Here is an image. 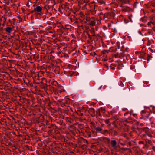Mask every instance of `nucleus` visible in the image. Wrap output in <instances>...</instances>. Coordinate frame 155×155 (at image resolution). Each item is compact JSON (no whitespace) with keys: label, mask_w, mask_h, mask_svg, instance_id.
<instances>
[{"label":"nucleus","mask_w":155,"mask_h":155,"mask_svg":"<svg viewBox=\"0 0 155 155\" xmlns=\"http://www.w3.org/2000/svg\"><path fill=\"white\" fill-rule=\"evenodd\" d=\"M42 10V8L40 6H37L36 8H34V10H33L32 12H35L40 15H41L42 14V13L41 12Z\"/></svg>","instance_id":"nucleus-1"},{"label":"nucleus","mask_w":155,"mask_h":155,"mask_svg":"<svg viewBox=\"0 0 155 155\" xmlns=\"http://www.w3.org/2000/svg\"><path fill=\"white\" fill-rule=\"evenodd\" d=\"M110 143L112 147L114 149L116 147L117 142L116 140H112L110 142Z\"/></svg>","instance_id":"nucleus-2"},{"label":"nucleus","mask_w":155,"mask_h":155,"mask_svg":"<svg viewBox=\"0 0 155 155\" xmlns=\"http://www.w3.org/2000/svg\"><path fill=\"white\" fill-rule=\"evenodd\" d=\"M12 28L11 27H7L5 29L6 31L9 34H10L12 32Z\"/></svg>","instance_id":"nucleus-3"},{"label":"nucleus","mask_w":155,"mask_h":155,"mask_svg":"<svg viewBox=\"0 0 155 155\" xmlns=\"http://www.w3.org/2000/svg\"><path fill=\"white\" fill-rule=\"evenodd\" d=\"M95 128L96 130L98 132H100L102 130V128L99 127H95Z\"/></svg>","instance_id":"nucleus-4"},{"label":"nucleus","mask_w":155,"mask_h":155,"mask_svg":"<svg viewBox=\"0 0 155 155\" xmlns=\"http://www.w3.org/2000/svg\"><path fill=\"white\" fill-rule=\"evenodd\" d=\"M95 24V21H91L90 22V25L92 26H94Z\"/></svg>","instance_id":"nucleus-5"},{"label":"nucleus","mask_w":155,"mask_h":155,"mask_svg":"<svg viewBox=\"0 0 155 155\" xmlns=\"http://www.w3.org/2000/svg\"><path fill=\"white\" fill-rule=\"evenodd\" d=\"M119 85L120 86H121L122 87V86H124V85H123V84L122 83V81H119Z\"/></svg>","instance_id":"nucleus-6"},{"label":"nucleus","mask_w":155,"mask_h":155,"mask_svg":"<svg viewBox=\"0 0 155 155\" xmlns=\"http://www.w3.org/2000/svg\"><path fill=\"white\" fill-rule=\"evenodd\" d=\"M131 0H124L125 2L126 3H129Z\"/></svg>","instance_id":"nucleus-7"},{"label":"nucleus","mask_w":155,"mask_h":155,"mask_svg":"<svg viewBox=\"0 0 155 155\" xmlns=\"http://www.w3.org/2000/svg\"><path fill=\"white\" fill-rule=\"evenodd\" d=\"M105 122L107 124H108L109 123V121L108 120H105Z\"/></svg>","instance_id":"nucleus-8"},{"label":"nucleus","mask_w":155,"mask_h":155,"mask_svg":"<svg viewBox=\"0 0 155 155\" xmlns=\"http://www.w3.org/2000/svg\"><path fill=\"white\" fill-rule=\"evenodd\" d=\"M147 135L149 136V137H152V135H151V134H148V133H147Z\"/></svg>","instance_id":"nucleus-9"},{"label":"nucleus","mask_w":155,"mask_h":155,"mask_svg":"<svg viewBox=\"0 0 155 155\" xmlns=\"http://www.w3.org/2000/svg\"><path fill=\"white\" fill-rule=\"evenodd\" d=\"M152 149L155 152V147L153 146L152 147Z\"/></svg>","instance_id":"nucleus-10"},{"label":"nucleus","mask_w":155,"mask_h":155,"mask_svg":"<svg viewBox=\"0 0 155 155\" xmlns=\"http://www.w3.org/2000/svg\"><path fill=\"white\" fill-rule=\"evenodd\" d=\"M152 6L155 7V4H153Z\"/></svg>","instance_id":"nucleus-11"},{"label":"nucleus","mask_w":155,"mask_h":155,"mask_svg":"<svg viewBox=\"0 0 155 155\" xmlns=\"http://www.w3.org/2000/svg\"><path fill=\"white\" fill-rule=\"evenodd\" d=\"M141 113H145V111H144L143 110L142 111Z\"/></svg>","instance_id":"nucleus-12"},{"label":"nucleus","mask_w":155,"mask_h":155,"mask_svg":"<svg viewBox=\"0 0 155 155\" xmlns=\"http://www.w3.org/2000/svg\"><path fill=\"white\" fill-rule=\"evenodd\" d=\"M106 16H105V15H104V18H106Z\"/></svg>","instance_id":"nucleus-13"},{"label":"nucleus","mask_w":155,"mask_h":155,"mask_svg":"<svg viewBox=\"0 0 155 155\" xmlns=\"http://www.w3.org/2000/svg\"><path fill=\"white\" fill-rule=\"evenodd\" d=\"M127 114V113H125V114H124V115H126Z\"/></svg>","instance_id":"nucleus-14"},{"label":"nucleus","mask_w":155,"mask_h":155,"mask_svg":"<svg viewBox=\"0 0 155 155\" xmlns=\"http://www.w3.org/2000/svg\"><path fill=\"white\" fill-rule=\"evenodd\" d=\"M107 140H108V141H109L110 140V139H109V138H107Z\"/></svg>","instance_id":"nucleus-15"},{"label":"nucleus","mask_w":155,"mask_h":155,"mask_svg":"<svg viewBox=\"0 0 155 155\" xmlns=\"http://www.w3.org/2000/svg\"><path fill=\"white\" fill-rule=\"evenodd\" d=\"M102 86H100V88H101Z\"/></svg>","instance_id":"nucleus-16"},{"label":"nucleus","mask_w":155,"mask_h":155,"mask_svg":"<svg viewBox=\"0 0 155 155\" xmlns=\"http://www.w3.org/2000/svg\"><path fill=\"white\" fill-rule=\"evenodd\" d=\"M151 118H150V121L151 120Z\"/></svg>","instance_id":"nucleus-17"}]
</instances>
